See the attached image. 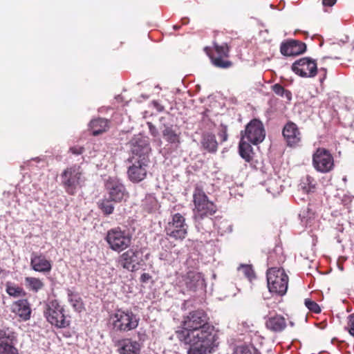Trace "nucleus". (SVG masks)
I'll use <instances>...</instances> for the list:
<instances>
[{"label":"nucleus","mask_w":354,"mask_h":354,"mask_svg":"<svg viewBox=\"0 0 354 354\" xmlns=\"http://www.w3.org/2000/svg\"><path fill=\"white\" fill-rule=\"evenodd\" d=\"M64 308L56 299L49 301L44 310L46 320L58 328H64L69 326L70 320L66 319Z\"/></svg>","instance_id":"7"},{"label":"nucleus","mask_w":354,"mask_h":354,"mask_svg":"<svg viewBox=\"0 0 354 354\" xmlns=\"http://www.w3.org/2000/svg\"><path fill=\"white\" fill-rule=\"evenodd\" d=\"M306 50V44L297 40H289L283 42L280 46V51L285 56L298 55L304 53Z\"/></svg>","instance_id":"20"},{"label":"nucleus","mask_w":354,"mask_h":354,"mask_svg":"<svg viewBox=\"0 0 354 354\" xmlns=\"http://www.w3.org/2000/svg\"><path fill=\"white\" fill-rule=\"evenodd\" d=\"M162 135L164 140L170 145L171 148L176 149L180 145V132L172 125L164 124L162 130Z\"/></svg>","instance_id":"22"},{"label":"nucleus","mask_w":354,"mask_h":354,"mask_svg":"<svg viewBox=\"0 0 354 354\" xmlns=\"http://www.w3.org/2000/svg\"><path fill=\"white\" fill-rule=\"evenodd\" d=\"M236 354H261L255 347L241 346L236 349Z\"/></svg>","instance_id":"38"},{"label":"nucleus","mask_w":354,"mask_h":354,"mask_svg":"<svg viewBox=\"0 0 354 354\" xmlns=\"http://www.w3.org/2000/svg\"><path fill=\"white\" fill-rule=\"evenodd\" d=\"M69 150L73 154L80 155L83 153L84 148L82 147L75 146V147H71Z\"/></svg>","instance_id":"43"},{"label":"nucleus","mask_w":354,"mask_h":354,"mask_svg":"<svg viewBox=\"0 0 354 354\" xmlns=\"http://www.w3.org/2000/svg\"><path fill=\"white\" fill-rule=\"evenodd\" d=\"M66 292L68 301L73 308L74 310L81 313L84 309V305L80 294L69 288L66 290Z\"/></svg>","instance_id":"27"},{"label":"nucleus","mask_w":354,"mask_h":354,"mask_svg":"<svg viewBox=\"0 0 354 354\" xmlns=\"http://www.w3.org/2000/svg\"><path fill=\"white\" fill-rule=\"evenodd\" d=\"M272 183H273V180H270L268 181V187L267 188V191H268V192L272 193V194H274L275 193H278V192H279V190H278V189H274V188H272V187H270V185H271Z\"/></svg>","instance_id":"47"},{"label":"nucleus","mask_w":354,"mask_h":354,"mask_svg":"<svg viewBox=\"0 0 354 354\" xmlns=\"http://www.w3.org/2000/svg\"><path fill=\"white\" fill-rule=\"evenodd\" d=\"M60 178L66 192L70 195H74L85 181L82 170L77 165L66 168L61 174Z\"/></svg>","instance_id":"5"},{"label":"nucleus","mask_w":354,"mask_h":354,"mask_svg":"<svg viewBox=\"0 0 354 354\" xmlns=\"http://www.w3.org/2000/svg\"><path fill=\"white\" fill-rule=\"evenodd\" d=\"M132 156L129 158H146L149 160V154L151 151L150 145L147 137L141 135L135 136L130 141Z\"/></svg>","instance_id":"13"},{"label":"nucleus","mask_w":354,"mask_h":354,"mask_svg":"<svg viewBox=\"0 0 354 354\" xmlns=\"http://www.w3.org/2000/svg\"><path fill=\"white\" fill-rule=\"evenodd\" d=\"M181 21H182V24H183V25H186V24H188V22H189V19H188V18L185 17V18H183V19H181Z\"/></svg>","instance_id":"51"},{"label":"nucleus","mask_w":354,"mask_h":354,"mask_svg":"<svg viewBox=\"0 0 354 354\" xmlns=\"http://www.w3.org/2000/svg\"><path fill=\"white\" fill-rule=\"evenodd\" d=\"M238 271L242 273L250 281L256 278L254 272L251 265L241 264L238 268Z\"/></svg>","instance_id":"36"},{"label":"nucleus","mask_w":354,"mask_h":354,"mask_svg":"<svg viewBox=\"0 0 354 354\" xmlns=\"http://www.w3.org/2000/svg\"><path fill=\"white\" fill-rule=\"evenodd\" d=\"M133 233L126 227H115L109 230L104 240L109 248L120 252L129 248L132 243Z\"/></svg>","instance_id":"3"},{"label":"nucleus","mask_w":354,"mask_h":354,"mask_svg":"<svg viewBox=\"0 0 354 354\" xmlns=\"http://www.w3.org/2000/svg\"><path fill=\"white\" fill-rule=\"evenodd\" d=\"M337 0H322V3L324 6H333Z\"/></svg>","instance_id":"49"},{"label":"nucleus","mask_w":354,"mask_h":354,"mask_svg":"<svg viewBox=\"0 0 354 354\" xmlns=\"http://www.w3.org/2000/svg\"><path fill=\"white\" fill-rule=\"evenodd\" d=\"M178 339L188 344L187 354H210L218 347V336L213 326H207L194 332L178 333Z\"/></svg>","instance_id":"1"},{"label":"nucleus","mask_w":354,"mask_h":354,"mask_svg":"<svg viewBox=\"0 0 354 354\" xmlns=\"http://www.w3.org/2000/svg\"><path fill=\"white\" fill-rule=\"evenodd\" d=\"M6 290L10 296L14 297H24L26 295V292L22 288L15 286L11 282H7L6 283Z\"/></svg>","instance_id":"33"},{"label":"nucleus","mask_w":354,"mask_h":354,"mask_svg":"<svg viewBox=\"0 0 354 354\" xmlns=\"http://www.w3.org/2000/svg\"><path fill=\"white\" fill-rule=\"evenodd\" d=\"M183 283L190 290L203 289L205 287V279L201 273L189 271L183 277Z\"/></svg>","instance_id":"19"},{"label":"nucleus","mask_w":354,"mask_h":354,"mask_svg":"<svg viewBox=\"0 0 354 354\" xmlns=\"http://www.w3.org/2000/svg\"><path fill=\"white\" fill-rule=\"evenodd\" d=\"M182 325V329L176 331L177 337L178 333H183L184 331L194 332L205 326H212L208 323L207 315L203 310H193L187 315L184 316Z\"/></svg>","instance_id":"9"},{"label":"nucleus","mask_w":354,"mask_h":354,"mask_svg":"<svg viewBox=\"0 0 354 354\" xmlns=\"http://www.w3.org/2000/svg\"><path fill=\"white\" fill-rule=\"evenodd\" d=\"M105 187L109 198L115 203H120L129 197V193L125 186L118 178H109Z\"/></svg>","instance_id":"15"},{"label":"nucleus","mask_w":354,"mask_h":354,"mask_svg":"<svg viewBox=\"0 0 354 354\" xmlns=\"http://www.w3.org/2000/svg\"><path fill=\"white\" fill-rule=\"evenodd\" d=\"M30 267L38 272L48 273L52 270V262L41 252H33L30 255Z\"/></svg>","instance_id":"18"},{"label":"nucleus","mask_w":354,"mask_h":354,"mask_svg":"<svg viewBox=\"0 0 354 354\" xmlns=\"http://www.w3.org/2000/svg\"><path fill=\"white\" fill-rule=\"evenodd\" d=\"M194 218L195 226L198 232H208L212 227L214 226V222L212 218L216 210L214 203L208 199V197L202 188L196 187L194 194Z\"/></svg>","instance_id":"2"},{"label":"nucleus","mask_w":354,"mask_h":354,"mask_svg":"<svg viewBox=\"0 0 354 354\" xmlns=\"http://www.w3.org/2000/svg\"><path fill=\"white\" fill-rule=\"evenodd\" d=\"M90 130L93 136H97L109 129V121L104 118H97L91 121Z\"/></svg>","instance_id":"28"},{"label":"nucleus","mask_w":354,"mask_h":354,"mask_svg":"<svg viewBox=\"0 0 354 354\" xmlns=\"http://www.w3.org/2000/svg\"><path fill=\"white\" fill-rule=\"evenodd\" d=\"M120 354H140V345L136 341L125 339L119 342Z\"/></svg>","instance_id":"26"},{"label":"nucleus","mask_w":354,"mask_h":354,"mask_svg":"<svg viewBox=\"0 0 354 354\" xmlns=\"http://www.w3.org/2000/svg\"><path fill=\"white\" fill-rule=\"evenodd\" d=\"M239 153L242 158L246 162H250L252 160V147L250 142H248L244 138H241L239 145Z\"/></svg>","instance_id":"29"},{"label":"nucleus","mask_w":354,"mask_h":354,"mask_svg":"<svg viewBox=\"0 0 354 354\" xmlns=\"http://www.w3.org/2000/svg\"><path fill=\"white\" fill-rule=\"evenodd\" d=\"M2 271L3 270H2L1 268L0 267V274L2 272Z\"/></svg>","instance_id":"54"},{"label":"nucleus","mask_w":354,"mask_h":354,"mask_svg":"<svg viewBox=\"0 0 354 354\" xmlns=\"http://www.w3.org/2000/svg\"><path fill=\"white\" fill-rule=\"evenodd\" d=\"M272 257V254H270V255L269 256V257H268V261H270V259H271Z\"/></svg>","instance_id":"53"},{"label":"nucleus","mask_w":354,"mask_h":354,"mask_svg":"<svg viewBox=\"0 0 354 354\" xmlns=\"http://www.w3.org/2000/svg\"><path fill=\"white\" fill-rule=\"evenodd\" d=\"M299 186L306 193L313 192L315 189L316 183L312 177L307 176L300 183Z\"/></svg>","instance_id":"34"},{"label":"nucleus","mask_w":354,"mask_h":354,"mask_svg":"<svg viewBox=\"0 0 354 354\" xmlns=\"http://www.w3.org/2000/svg\"><path fill=\"white\" fill-rule=\"evenodd\" d=\"M142 252L140 250L129 249L120 256L118 263L124 269L133 272L142 262Z\"/></svg>","instance_id":"16"},{"label":"nucleus","mask_w":354,"mask_h":354,"mask_svg":"<svg viewBox=\"0 0 354 354\" xmlns=\"http://www.w3.org/2000/svg\"><path fill=\"white\" fill-rule=\"evenodd\" d=\"M15 333L9 328L0 330V354H19L14 345Z\"/></svg>","instance_id":"17"},{"label":"nucleus","mask_w":354,"mask_h":354,"mask_svg":"<svg viewBox=\"0 0 354 354\" xmlns=\"http://www.w3.org/2000/svg\"><path fill=\"white\" fill-rule=\"evenodd\" d=\"M346 329L349 334L354 337V313L349 315L348 317V323Z\"/></svg>","instance_id":"41"},{"label":"nucleus","mask_w":354,"mask_h":354,"mask_svg":"<svg viewBox=\"0 0 354 354\" xmlns=\"http://www.w3.org/2000/svg\"><path fill=\"white\" fill-rule=\"evenodd\" d=\"M159 259L160 260H163V261L169 262V261H170L169 254L167 251L162 252L159 254Z\"/></svg>","instance_id":"45"},{"label":"nucleus","mask_w":354,"mask_h":354,"mask_svg":"<svg viewBox=\"0 0 354 354\" xmlns=\"http://www.w3.org/2000/svg\"><path fill=\"white\" fill-rule=\"evenodd\" d=\"M166 235L175 240L183 241L187 235L188 225L185 218L180 213L171 216V219L165 227Z\"/></svg>","instance_id":"10"},{"label":"nucleus","mask_w":354,"mask_h":354,"mask_svg":"<svg viewBox=\"0 0 354 354\" xmlns=\"http://www.w3.org/2000/svg\"><path fill=\"white\" fill-rule=\"evenodd\" d=\"M241 135V138H244L251 144L257 145L264 140L266 133L262 122L254 119L246 125L245 131H242Z\"/></svg>","instance_id":"11"},{"label":"nucleus","mask_w":354,"mask_h":354,"mask_svg":"<svg viewBox=\"0 0 354 354\" xmlns=\"http://www.w3.org/2000/svg\"><path fill=\"white\" fill-rule=\"evenodd\" d=\"M292 70L302 77H313L319 71L323 75L320 78L321 82L324 81L326 76V69L321 68L318 70L315 60L307 57L295 61L292 65Z\"/></svg>","instance_id":"8"},{"label":"nucleus","mask_w":354,"mask_h":354,"mask_svg":"<svg viewBox=\"0 0 354 354\" xmlns=\"http://www.w3.org/2000/svg\"><path fill=\"white\" fill-rule=\"evenodd\" d=\"M12 311L24 321H27L30 318V304L27 299H19L14 302L12 306Z\"/></svg>","instance_id":"23"},{"label":"nucleus","mask_w":354,"mask_h":354,"mask_svg":"<svg viewBox=\"0 0 354 354\" xmlns=\"http://www.w3.org/2000/svg\"><path fill=\"white\" fill-rule=\"evenodd\" d=\"M266 328L274 333H280L286 327L285 318L279 315H274L268 317L266 322Z\"/></svg>","instance_id":"24"},{"label":"nucleus","mask_w":354,"mask_h":354,"mask_svg":"<svg viewBox=\"0 0 354 354\" xmlns=\"http://www.w3.org/2000/svg\"><path fill=\"white\" fill-rule=\"evenodd\" d=\"M113 202L109 198H102L97 202V206L104 215L109 216L113 213L115 209Z\"/></svg>","instance_id":"32"},{"label":"nucleus","mask_w":354,"mask_h":354,"mask_svg":"<svg viewBox=\"0 0 354 354\" xmlns=\"http://www.w3.org/2000/svg\"><path fill=\"white\" fill-rule=\"evenodd\" d=\"M173 28L174 30H178L180 28V26L178 25H174Z\"/></svg>","instance_id":"52"},{"label":"nucleus","mask_w":354,"mask_h":354,"mask_svg":"<svg viewBox=\"0 0 354 354\" xmlns=\"http://www.w3.org/2000/svg\"><path fill=\"white\" fill-rule=\"evenodd\" d=\"M201 145L203 149L211 153H216L218 149V142L216 136L214 134L209 132L203 133Z\"/></svg>","instance_id":"25"},{"label":"nucleus","mask_w":354,"mask_h":354,"mask_svg":"<svg viewBox=\"0 0 354 354\" xmlns=\"http://www.w3.org/2000/svg\"><path fill=\"white\" fill-rule=\"evenodd\" d=\"M227 56L220 55V56H211L210 58L213 64L218 68H227L231 66L232 63L228 60L224 59V57Z\"/></svg>","instance_id":"37"},{"label":"nucleus","mask_w":354,"mask_h":354,"mask_svg":"<svg viewBox=\"0 0 354 354\" xmlns=\"http://www.w3.org/2000/svg\"><path fill=\"white\" fill-rule=\"evenodd\" d=\"M221 225H223V227H225V226L227 227V230H224L223 232H229V233L232 232V225L229 224L227 223V221L222 222Z\"/></svg>","instance_id":"48"},{"label":"nucleus","mask_w":354,"mask_h":354,"mask_svg":"<svg viewBox=\"0 0 354 354\" xmlns=\"http://www.w3.org/2000/svg\"><path fill=\"white\" fill-rule=\"evenodd\" d=\"M149 130L151 136L156 137L158 135V131L156 127L151 122H148Z\"/></svg>","instance_id":"44"},{"label":"nucleus","mask_w":354,"mask_h":354,"mask_svg":"<svg viewBox=\"0 0 354 354\" xmlns=\"http://www.w3.org/2000/svg\"><path fill=\"white\" fill-rule=\"evenodd\" d=\"M267 283L270 293L283 296L288 290V277L283 268H270L267 270Z\"/></svg>","instance_id":"6"},{"label":"nucleus","mask_w":354,"mask_h":354,"mask_svg":"<svg viewBox=\"0 0 354 354\" xmlns=\"http://www.w3.org/2000/svg\"><path fill=\"white\" fill-rule=\"evenodd\" d=\"M153 104L158 111H162L163 110V106L159 104L158 102H153Z\"/></svg>","instance_id":"50"},{"label":"nucleus","mask_w":354,"mask_h":354,"mask_svg":"<svg viewBox=\"0 0 354 354\" xmlns=\"http://www.w3.org/2000/svg\"><path fill=\"white\" fill-rule=\"evenodd\" d=\"M139 317L131 310L117 309L110 316L112 329L115 332L124 333L136 328Z\"/></svg>","instance_id":"4"},{"label":"nucleus","mask_w":354,"mask_h":354,"mask_svg":"<svg viewBox=\"0 0 354 354\" xmlns=\"http://www.w3.org/2000/svg\"><path fill=\"white\" fill-rule=\"evenodd\" d=\"M151 279V276L148 273H143L141 274L140 281L143 283L147 282Z\"/></svg>","instance_id":"46"},{"label":"nucleus","mask_w":354,"mask_h":354,"mask_svg":"<svg viewBox=\"0 0 354 354\" xmlns=\"http://www.w3.org/2000/svg\"><path fill=\"white\" fill-rule=\"evenodd\" d=\"M131 165L127 169V176L130 181L133 183H139L143 180L147 174L149 160L146 158L138 160L136 158H129Z\"/></svg>","instance_id":"12"},{"label":"nucleus","mask_w":354,"mask_h":354,"mask_svg":"<svg viewBox=\"0 0 354 354\" xmlns=\"http://www.w3.org/2000/svg\"><path fill=\"white\" fill-rule=\"evenodd\" d=\"M282 133L289 147H296L301 141V133L299 129L292 122H289L285 125Z\"/></svg>","instance_id":"21"},{"label":"nucleus","mask_w":354,"mask_h":354,"mask_svg":"<svg viewBox=\"0 0 354 354\" xmlns=\"http://www.w3.org/2000/svg\"><path fill=\"white\" fill-rule=\"evenodd\" d=\"M218 136L221 138L222 142H225L227 140V127L222 126L218 132Z\"/></svg>","instance_id":"42"},{"label":"nucleus","mask_w":354,"mask_h":354,"mask_svg":"<svg viewBox=\"0 0 354 354\" xmlns=\"http://www.w3.org/2000/svg\"><path fill=\"white\" fill-rule=\"evenodd\" d=\"M273 92L282 97H286L288 101L292 99V93L290 91L285 89L281 84H275L272 86Z\"/></svg>","instance_id":"35"},{"label":"nucleus","mask_w":354,"mask_h":354,"mask_svg":"<svg viewBox=\"0 0 354 354\" xmlns=\"http://www.w3.org/2000/svg\"><path fill=\"white\" fill-rule=\"evenodd\" d=\"M313 165L321 173L329 172L334 166L333 157L328 150L319 148L313 156Z\"/></svg>","instance_id":"14"},{"label":"nucleus","mask_w":354,"mask_h":354,"mask_svg":"<svg viewBox=\"0 0 354 354\" xmlns=\"http://www.w3.org/2000/svg\"><path fill=\"white\" fill-rule=\"evenodd\" d=\"M215 54L212 56H228V48L226 44H223L221 46L215 44Z\"/></svg>","instance_id":"40"},{"label":"nucleus","mask_w":354,"mask_h":354,"mask_svg":"<svg viewBox=\"0 0 354 354\" xmlns=\"http://www.w3.org/2000/svg\"><path fill=\"white\" fill-rule=\"evenodd\" d=\"M142 207L149 213L156 212L158 209V203L156 197L152 194H147L142 201Z\"/></svg>","instance_id":"30"},{"label":"nucleus","mask_w":354,"mask_h":354,"mask_svg":"<svg viewBox=\"0 0 354 354\" xmlns=\"http://www.w3.org/2000/svg\"><path fill=\"white\" fill-rule=\"evenodd\" d=\"M304 304L306 308L310 311L315 313H319L321 312V308L319 306L315 301L310 300L309 299H306Z\"/></svg>","instance_id":"39"},{"label":"nucleus","mask_w":354,"mask_h":354,"mask_svg":"<svg viewBox=\"0 0 354 354\" xmlns=\"http://www.w3.org/2000/svg\"><path fill=\"white\" fill-rule=\"evenodd\" d=\"M25 286L29 290L34 292H37L40 290H41L44 283L43 281L39 278L32 277H27L25 278Z\"/></svg>","instance_id":"31"}]
</instances>
